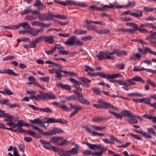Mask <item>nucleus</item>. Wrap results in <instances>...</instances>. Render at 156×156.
<instances>
[{"mask_svg": "<svg viewBox=\"0 0 156 156\" xmlns=\"http://www.w3.org/2000/svg\"><path fill=\"white\" fill-rule=\"evenodd\" d=\"M128 96H137L141 97L142 96V94L138 93H132L129 94Z\"/></svg>", "mask_w": 156, "mask_h": 156, "instance_id": "obj_56", "label": "nucleus"}, {"mask_svg": "<svg viewBox=\"0 0 156 156\" xmlns=\"http://www.w3.org/2000/svg\"><path fill=\"white\" fill-rule=\"evenodd\" d=\"M15 58V57L13 55H11L10 56H7L6 57L2 59L4 61H8L11 60Z\"/></svg>", "mask_w": 156, "mask_h": 156, "instance_id": "obj_62", "label": "nucleus"}, {"mask_svg": "<svg viewBox=\"0 0 156 156\" xmlns=\"http://www.w3.org/2000/svg\"><path fill=\"white\" fill-rule=\"evenodd\" d=\"M63 138V137L61 136H54L51 138V139L49 141L56 144L57 145V144L59 143L58 142V141L59 140H62Z\"/></svg>", "mask_w": 156, "mask_h": 156, "instance_id": "obj_12", "label": "nucleus"}, {"mask_svg": "<svg viewBox=\"0 0 156 156\" xmlns=\"http://www.w3.org/2000/svg\"><path fill=\"white\" fill-rule=\"evenodd\" d=\"M125 65L122 63L117 64L115 66L116 68H119V69H124Z\"/></svg>", "mask_w": 156, "mask_h": 156, "instance_id": "obj_39", "label": "nucleus"}, {"mask_svg": "<svg viewBox=\"0 0 156 156\" xmlns=\"http://www.w3.org/2000/svg\"><path fill=\"white\" fill-rule=\"evenodd\" d=\"M83 154L84 155H87L91 154L93 155V152L89 150H87L84 151L83 152Z\"/></svg>", "mask_w": 156, "mask_h": 156, "instance_id": "obj_52", "label": "nucleus"}, {"mask_svg": "<svg viewBox=\"0 0 156 156\" xmlns=\"http://www.w3.org/2000/svg\"><path fill=\"white\" fill-rule=\"evenodd\" d=\"M154 10V8H149L148 7H145L144 8V11L146 12H151Z\"/></svg>", "mask_w": 156, "mask_h": 156, "instance_id": "obj_61", "label": "nucleus"}, {"mask_svg": "<svg viewBox=\"0 0 156 156\" xmlns=\"http://www.w3.org/2000/svg\"><path fill=\"white\" fill-rule=\"evenodd\" d=\"M81 39L82 40H84L85 41L88 40H90L93 39V37L90 36H87L82 37Z\"/></svg>", "mask_w": 156, "mask_h": 156, "instance_id": "obj_57", "label": "nucleus"}, {"mask_svg": "<svg viewBox=\"0 0 156 156\" xmlns=\"http://www.w3.org/2000/svg\"><path fill=\"white\" fill-rule=\"evenodd\" d=\"M70 106L71 109H73L77 113L79 110L82 109V108L80 106H76V105H73L71 104H69Z\"/></svg>", "mask_w": 156, "mask_h": 156, "instance_id": "obj_15", "label": "nucleus"}, {"mask_svg": "<svg viewBox=\"0 0 156 156\" xmlns=\"http://www.w3.org/2000/svg\"><path fill=\"white\" fill-rule=\"evenodd\" d=\"M139 13H137L135 12H131L130 14L131 16L136 18L140 17L142 16V12L141 11H138Z\"/></svg>", "mask_w": 156, "mask_h": 156, "instance_id": "obj_29", "label": "nucleus"}, {"mask_svg": "<svg viewBox=\"0 0 156 156\" xmlns=\"http://www.w3.org/2000/svg\"><path fill=\"white\" fill-rule=\"evenodd\" d=\"M96 57L100 60L106 59H114V57L112 55H107L105 52L102 51H101L97 54L96 55Z\"/></svg>", "mask_w": 156, "mask_h": 156, "instance_id": "obj_2", "label": "nucleus"}, {"mask_svg": "<svg viewBox=\"0 0 156 156\" xmlns=\"http://www.w3.org/2000/svg\"><path fill=\"white\" fill-rule=\"evenodd\" d=\"M69 80L71 82L75 84L76 85H81V83L80 82L74 78H70L69 79Z\"/></svg>", "mask_w": 156, "mask_h": 156, "instance_id": "obj_44", "label": "nucleus"}, {"mask_svg": "<svg viewBox=\"0 0 156 156\" xmlns=\"http://www.w3.org/2000/svg\"><path fill=\"white\" fill-rule=\"evenodd\" d=\"M108 151L109 153L110 154L111 156H121V155L117 154L110 150H108Z\"/></svg>", "mask_w": 156, "mask_h": 156, "instance_id": "obj_64", "label": "nucleus"}, {"mask_svg": "<svg viewBox=\"0 0 156 156\" xmlns=\"http://www.w3.org/2000/svg\"><path fill=\"white\" fill-rule=\"evenodd\" d=\"M54 37L53 36H43L45 42H47L49 44H52L54 42Z\"/></svg>", "mask_w": 156, "mask_h": 156, "instance_id": "obj_13", "label": "nucleus"}, {"mask_svg": "<svg viewBox=\"0 0 156 156\" xmlns=\"http://www.w3.org/2000/svg\"><path fill=\"white\" fill-rule=\"evenodd\" d=\"M85 68L84 69V70L86 72H88L89 71L90 72H93L94 71V69L92 68L90 66L86 65L85 66Z\"/></svg>", "mask_w": 156, "mask_h": 156, "instance_id": "obj_45", "label": "nucleus"}, {"mask_svg": "<svg viewBox=\"0 0 156 156\" xmlns=\"http://www.w3.org/2000/svg\"><path fill=\"white\" fill-rule=\"evenodd\" d=\"M76 5H78L81 7H87L88 5L86 4L85 2H80L78 3H76Z\"/></svg>", "mask_w": 156, "mask_h": 156, "instance_id": "obj_60", "label": "nucleus"}, {"mask_svg": "<svg viewBox=\"0 0 156 156\" xmlns=\"http://www.w3.org/2000/svg\"><path fill=\"white\" fill-rule=\"evenodd\" d=\"M127 52L126 51L122 50L119 51V50H117V55L118 56H121L122 55H126Z\"/></svg>", "mask_w": 156, "mask_h": 156, "instance_id": "obj_38", "label": "nucleus"}, {"mask_svg": "<svg viewBox=\"0 0 156 156\" xmlns=\"http://www.w3.org/2000/svg\"><path fill=\"white\" fill-rule=\"evenodd\" d=\"M7 106L9 107L10 108H12L16 107H19V105L16 103L11 104L9 103L8 104H7Z\"/></svg>", "mask_w": 156, "mask_h": 156, "instance_id": "obj_58", "label": "nucleus"}, {"mask_svg": "<svg viewBox=\"0 0 156 156\" xmlns=\"http://www.w3.org/2000/svg\"><path fill=\"white\" fill-rule=\"evenodd\" d=\"M105 119V118L102 116H96L93 118L92 121L94 122H98Z\"/></svg>", "mask_w": 156, "mask_h": 156, "instance_id": "obj_18", "label": "nucleus"}, {"mask_svg": "<svg viewBox=\"0 0 156 156\" xmlns=\"http://www.w3.org/2000/svg\"><path fill=\"white\" fill-rule=\"evenodd\" d=\"M147 48H149L148 47H146L145 49H143L142 48H139L138 50L140 52L142 53L143 55H146L147 53V52H148V51L147 49Z\"/></svg>", "mask_w": 156, "mask_h": 156, "instance_id": "obj_48", "label": "nucleus"}, {"mask_svg": "<svg viewBox=\"0 0 156 156\" xmlns=\"http://www.w3.org/2000/svg\"><path fill=\"white\" fill-rule=\"evenodd\" d=\"M109 103H107L104 101L103 102V104H100V105L101 107H103L102 108L106 109L108 108Z\"/></svg>", "mask_w": 156, "mask_h": 156, "instance_id": "obj_47", "label": "nucleus"}, {"mask_svg": "<svg viewBox=\"0 0 156 156\" xmlns=\"http://www.w3.org/2000/svg\"><path fill=\"white\" fill-rule=\"evenodd\" d=\"M39 110L46 112H52V110L48 108H39Z\"/></svg>", "mask_w": 156, "mask_h": 156, "instance_id": "obj_42", "label": "nucleus"}, {"mask_svg": "<svg viewBox=\"0 0 156 156\" xmlns=\"http://www.w3.org/2000/svg\"><path fill=\"white\" fill-rule=\"evenodd\" d=\"M65 99L68 101H72L76 99V97L74 95H72L68 97H66Z\"/></svg>", "mask_w": 156, "mask_h": 156, "instance_id": "obj_50", "label": "nucleus"}, {"mask_svg": "<svg viewBox=\"0 0 156 156\" xmlns=\"http://www.w3.org/2000/svg\"><path fill=\"white\" fill-rule=\"evenodd\" d=\"M152 24L153 23H146L144 24H141L140 25V28H143L144 27H151L152 28Z\"/></svg>", "mask_w": 156, "mask_h": 156, "instance_id": "obj_34", "label": "nucleus"}, {"mask_svg": "<svg viewBox=\"0 0 156 156\" xmlns=\"http://www.w3.org/2000/svg\"><path fill=\"white\" fill-rule=\"evenodd\" d=\"M43 30L42 29L36 30L35 29L31 27L30 28V30H28V33L32 36H36L38 35L39 32Z\"/></svg>", "mask_w": 156, "mask_h": 156, "instance_id": "obj_9", "label": "nucleus"}, {"mask_svg": "<svg viewBox=\"0 0 156 156\" xmlns=\"http://www.w3.org/2000/svg\"><path fill=\"white\" fill-rule=\"evenodd\" d=\"M24 122L22 120L18 121L17 123L18 127H22L24 126Z\"/></svg>", "mask_w": 156, "mask_h": 156, "instance_id": "obj_63", "label": "nucleus"}, {"mask_svg": "<svg viewBox=\"0 0 156 156\" xmlns=\"http://www.w3.org/2000/svg\"><path fill=\"white\" fill-rule=\"evenodd\" d=\"M133 130L136 133H138L139 134H142V135L146 138L151 139L152 138V136L150 134H148L145 132H144L142 130L139 131L138 130L134 129Z\"/></svg>", "mask_w": 156, "mask_h": 156, "instance_id": "obj_11", "label": "nucleus"}, {"mask_svg": "<svg viewBox=\"0 0 156 156\" xmlns=\"http://www.w3.org/2000/svg\"><path fill=\"white\" fill-rule=\"evenodd\" d=\"M147 132L148 133V134H152L154 136H155L156 135V132L154 130L151 128H147Z\"/></svg>", "mask_w": 156, "mask_h": 156, "instance_id": "obj_41", "label": "nucleus"}, {"mask_svg": "<svg viewBox=\"0 0 156 156\" xmlns=\"http://www.w3.org/2000/svg\"><path fill=\"white\" fill-rule=\"evenodd\" d=\"M90 126L94 129L98 131H101L103 129H106V128L105 127H100L95 125H91Z\"/></svg>", "mask_w": 156, "mask_h": 156, "instance_id": "obj_25", "label": "nucleus"}, {"mask_svg": "<svg viewBox=\"0 0 156 156\" xmlns=\"http://www.w3.org/2000/svg\"><path fill=\"white\" fill-rule=\"evenodd\" d=\"M57 86L59 87L62 88H65L67 90H70L71 87L67 85L63 84L61 83H57L56 84Z\"/></svg>", "mask_w": 156, "mask_h": 156, "instance_id": "obj_16", "label": "nucleus"}, {"mask_svg": "<svg viewBox=\"0 0 156 156\" xmlns=\"http://www.w3.org/2000/svg\"><path fill=\"white\" fill-rule=\"evenodd\" d=\"M65 44L70 46H73L75 43L77 45L81 46L83 44V42L79 40L76 36L74 35L71 36L68 39V40L66 41Z\"/></svg>", "mask_w": 156, "mask_h": 156, "instance_id": "obj_1", "label": "nucleus"}, {"mask_svg": "<svg viewBox=\"0 0 156 156\" xmlns=\"http://www.w3.org/2000/svg\"><path fill=\"white\" fill-rule=\"evenodd\" d=\"M58 18L61 20H65L67 18L66 16L65 15H61L60 14L58 15L52 14V18Z\"/></svg>", "mask_w": 156, "mask_h": 156, "instance_id": "obj_28", "label": "nucleus"}, {"mask_svg": "<svg viewBox=\"0 0 156 156\" xmlns=\"http://www.w3.org/2000/svg\"><path fill=\"white\" fill-rule=\"evenodd\" d=\"M83 143L87 145L89 148L91 150H95V149H97L102 150H105V149L100 144H93L88 142H84Z\"/></svg>", "mask_w": 156, "mask_h": 156, "instance_id": "obj_7", "label": "nucleus"}, {"mask_svg": "<svg viewBox=\"0 0 156 156\" xmlns=\"http://www.w3.org/2000/svg\"><path fill=\"white\" fill-rule=\"evenodd\" d=\"M55 73V78L58 80H61V78L62 77V74L58 72L57 70L56 71Z\"/></svg>", "mask_w": 156, "mask_h": 156, "instance_id": "obj_46", "label": "nucleus"}, {"mask_svg": "<svg viewBox=\"0 0 156 156\" xmlns=\"http://www.w3.org/2000/svg\"><path fill=\"white\" fill-rule=\"evenodd\" d=\"M99 76L102 78H105L108 80L109 79V74H106L103 73H97V76Z\"/></svg>", "mask_w": 156, "mask_h": 156, "instance_id": "obj_31", "label": "nucleus"}, {"mask_svg": "<svg viewBox=\"0 0 156 156\" xmlns=\"http://www.w3.org/2000/svg\"><path fill=\"white\" fill-rule=\"evenodd\" d=\"M40 142L43 145V147L45 149L49 150H50V147L51 145L50 143L48 142L45 141L43 139H40L39 140Z\"/></svg>", "mask_w": 156, "mask_h": 156, "instance_id": "obj_10", "label": "nucleus"}, {"mask_svg": "<svg viewBox=\"0 0 156 156\" xmlns=\"http://www.w3.org/2000/svg\"><path fill=\"white\" fill-rule=\"evenodd\" d=\"M109 112L110 114L114 115L115 118L120 119L121 120L122 119V116L121 115V114L111 111H109Z\"/></svg>", "mask_w": 156, "mask_h": 156, "instance_id": "obj_22", "label": "nucleus"}, {"mask_svg": "<svg viewBox=\"0 0 156 156\" xmlns=\"http://www.w3.org/2000/svg\"><path fill=\"white\" fill-rule=\"evenodd\" d=\"M25 19L29 21H31L36 20V17H34L32 16L28 15L25 17Z\"/></svg>", "mask_w": 156, "mask_h": 156, "instance_id": "obj_51", "label": "nucleus"}, {"mask_svg": "<svg viewBox=\"0 0 156 156\" xmlns=\"http://www.w3.org/2000/svg\"><path fill=\"white\" fill-rule=\"evenodd\" d=\"M26 133H27L29 135L31 136L36 138H37L35 136V133L34 131L30 130H26Z\"/></svg>", "mask_w": 156, "mask_h": 156, "instance_id": "obj_53", "label": "nucleus"}, {"mask_svg": "<svg viewBox=\"0 0 156 156\" xmlns=\"http://www.w3.org/2000/svg\"><path fill=\"white\" fill-rule=\"evenodd\" d=\"M87 32L86 30L76 29L74 31V34L77 35H81L86 34Z\"/></svg>", "mask_w": 156, "mask_h": 156, "instance_id": "obj_26", "label": "nucleus"}, {"mask_svg": "<svg viewBox=\"0 0 156 156\" xmlns=\"http://www.w3.org/2000/svg\"><path fill=\"white\" fill-rule=\"evenodd\" d=\"M30 126L32 127L34 129L38 131L42 134L43 135V133H44V132L43 130L42 129H41L38 127L35 126L33 125H31Z\"/></svg>", "mask_w": 156, "mask_h": 156, "instance_id": "obj_40", "label": "nucleus"}, {"mask_svg": "<svg viewBox=\"0 0 156 156\" xmlns=\"http://www.w3.org/2000/svg\"><path fill=\"white\" fill-rule=\"evenodd\" d=\"M46 119V123H56V119L54 118L48 117Z\"/></svg>", "mask_w": 156, "mask_h": 156, "instance_id": "obj_32", "label": "nucleus"}, {"mask_svg": "<svg viewBox=\"0 0 156 156\" xmlns=\"http://www.w3.org/2000/svg\"><path fill=\"white\" fill-rule=\"evenodd\" d=\"M55 51L56 49L58 50H62L64 49L65 48L61 45L60 44H56L55 45L54 47V48Z\"/></svg>", "mask_w": 156, "mask_h": 156, "instance_id": "obj_37", "label": "nucleus"}, {"mask_svg": "<svg viewBox=\"0 0 156 156\" xmlns=\"http://www.w3.org/2000/svg\"><path fill=\"white\" fill-rule=\"evenodd\" d=\"M3 73H7L10 75H12L14 76H16L19 75L18 74L14 73V71L13 70L9 69L4 70Z\"/></svg>", "mask_w": 156, "mask_h": 156, "instance_id": "obj_17", "label": "nucleus"}, {"mask_svg": "<svg viewBox=\"0 0 156 156\" xmlns=\"http://www.w3.org/2000/svg\"><path fill=\"white\" fill-rule=\"evenodd\" d=\"M120 85H124L125 87H127L135 84V83L132 81L130 79L126 80L125 81L121 80Z\"/></svg>", "mask_w": 156, "mask_h": 156, "instance_id": "obj_8", "label": "nucleus"}, {"mask_svg": "<svg viewBox=\"0 0 156 156\" xmlns=\"http://www.w3.org/2000/svg\"><path fill=\"white\" fill-rule=\"evenodd\" d=\"M79 101L84 105H89L90 104V102L83 97L82 98L80 99Z\"/></svg>", "mask_w": 156, "mask_h": 156, "instance_id": "obj_33", "label": "nucleus"}, {"mask_svg": "<svg viewBox=\"0 0 156 156\" xmlns=\"http://www.w3.org/2000/svg\"><path fill=\"white\" fill-rule=\"evenodd\" d=\"M18 148L19 150L23 153L24 152V146L21 144H20L18 146Z\"/></svg>", "mask_w": 156, "mask_h": 156, "instance_id": "obj_59", "label": "nucleus"}, {"mask_svg": "<svg viewBox=\"0 0 156 156\" xmlns=\"http://www.w3.org/2000/svg\"><path fill=\"white\" fill-rule=\"evenodd\" d=\"M31 11V9L30 8V7L29 6L27 7L25 9L23 10V12L21 13V15H23L28 14Z\"/></svg>", "mask_w": 156, "mask_h": 156, "instance_id": "obj_35", "label": "nucleus"}, {"mask_svg": "<svg viewBox=\"0 0 156 156\" xmlns=\"http://www.w3.org/2000/svg\"><path fill=\"white\" fill-rule=\"evenodd\" d=\"M140 55H141L140 53H137L130 57L129 59L130 60H139L140 58Z\"/></svg>", "mask_w": 156, "mask_h": 156, "instance_id": "obj_20", "label": "nucleus"}, {"mask_svg": "<svg viewBox=\"0 0 156 156\" xmlns=\"http://www.w3.org/2000/svg\"><path fill=\"white\" fill-rule=\"evenodd\" d=\"M122 75L120 73H117L113 74H109V79H113L119 77H121Z\"/></svg>", "mask_w": 156, "mask_h": 156, "instance_id": "obj_30", "label": "nucleus"}, {"mask_svg": "<svg viewBox=\"0 0 156 156\" xmlns=\"http://www.w3.org/2000/svg\"><path fill=\"white\" fill-rule=\"evenodd\" d=\"M79 79L83 82V84L87 82L90 83L91 82L90 80H89L87 78L83 77H79Z\"/></svg>", "mask_w": 156, "mask_h": 156, "instance_id": "obj_43", "label": "nucleus"}, {"mask_svg": "<svg viewBox=\"0 0 156 156\" xmlns=\"http://www.w3.org/2000/svg\"><path fill=\"white\" fill-rule=\"evenodd\" d=\"M21 26L23 27L24 28L26 29H30L31 28V27L28 23L27 22L21 23Z\"/></svg>", "mask_w": 156, "mask_h": 156, "instance_id": "obj_36", "label": "nucleus"}, {"mask_svg": "<svg viewBox=\"0 0 156 156\" xmlns=\"http://www.w3.org/2000/svg\"><path fill=\"white\" fill-rule=\"evenodd\" d=\"M86 28L89 30L94 31L97 34L98 30L97 27L94 25H88Z\"/></svg>", "mask_w": 156, "mask_h": 156, "instance_id": "obj_21", "label": "nucleus"}, {"mask_svg": "<svg viewBox=\"0 0 156 156\" xmlns=\"http://www.w3.org/2000/svg\"><path fill=\"white\" fill-rule=\"evenodd\" d=\"M0 112H2V116L4 117L7 118H12V116L11 115L8 113H5L3 111L0 110Z\"/></svg>", "mask_w": 156, "mask_h": 156, "instance_id": "obj_49", "label": "nucleus"}, {"mask_svg": "<svg viewBox=\"0 0 156 156\" xmlns=\"http://www.w3.org/2000/svg\"><path fill=\"white\" fill-rule=\"evenodd\" d=\"M131 114H132V115L133 116H130V117H129V118L127 119V121L130 124H136L137 123V121L136 118L139 119H141V120H142V119L140 116L138 115H135L132 112L131 113Z\"/></svg>", "mask_w": 156, "mask_h": 156, "instance_id": "obj_6", "label": "nucleus"}, {"mask_svg": "<svg viewBox=\"0 0 156 156\" xmlns=\"http://www.w3.org/2000/svg\"><path fill=\"white\" fill-rule=\"evenodd\" d=\"M132 112L131 111L127 110H124L122 111L121 113V114L122 116V117L126 116L128 117H130V116H133V115H132Z\"/></svg>", "mask_w": 156, "mask_h": 156, "instance_id": "obj_14", "label": "nucleus"}, {"mask_svg": "<svg viewBox=\"0 0 156 156\" xmlns=\"http://www.w3.org/2000/svg\"><path fill=\"white\" fill-rule=\"evenodd\" d=\"M39 92L41 94V99H42L48 100L50 99L56 100L57 98V97L53 94H49L41 91H40Z\"/></svg>", "mask_w": 156, "mask_h": 156, "instance_id": "obj_5", "label": "nucleus"}, {"mask_svg": "<svg viewBox=\"0 0 156 156\" xmlns=\"http://www.w3.org/2000/svg\"><path fill=\"white\" fill-rule=\"evenodd\" d=\"M59 108H61L63 110L66 111H70L71 110L69 107H67L66 105H61Z\"/></svg>", "mask_w": 156, "mask_h": 156, "instance_id": "obj_55", "label": "nucleus"}, {"mask_svg": "<svg viewBox=\"0 0 156 156\" xmlns=\"http://www.w3.org/2000/svg\"><path fill=\"white\" fill-rule=\"evenodd\" d=\"M110 33V31L108 29H102L98 30V34H109Z\"/></svg>", "mask_w": 156, "mask_h": 156, "instance_id": "obj_23", "label": "nucleus"}, {"mask_svg": "<svg viewBox=\"0 0 156 156\" xmlns=\"http://www.w3.org/2000/svg\"><path fill=\"white\" fill-rule=\"evenodd\" d=\"M110 139L112 140H110L108 138L102 139V140L105 144H114V141H115L118 143L121 144L122 141L121 140L118 139L116 137H115L112 135H110L109 136Z\"/></svg>", "mask_w": 156, "mask_h": 156, "instance_id": "obj_3", "label": "nucleus"}, {"mask_svg": "<svg viewBox=\"0 0 156 156\" xmlns=\"http://www.w3.org/2000/svg\"><path fill=\"white\" fill-rule=\"evenodd\" d=\"M39 20L41 21H48L52 19V14L48 12L47 13H42L38 14L37 16Z\"/></svg>", "mask_w": 156, "mask_h": 156, "instance_id": "obj_4", "label": "nucleus"}, {"mask_svg": "<svg viewBox=\"0 0 156 156\" xmlns=\"http://www.w3.org/2000/svg\"><path fill=\"white\" fill-rule=\"evenodd\" d=\"M29 120L31 123H34V124H41L43 123L42 120L38 118L35 119L34 120L29 119Z\"/></svg>", "mask_w": 156, "mask_h": 156, "instance_id": "obj_24", "label": "nucleus"}, {"mask_svg": "<svg viewBox=\"0 0 156 156\" xmlns=\"http://www.w3.org/2000/svg\"><path fill=\"white\" fill-rule=\"evenodd\" d=\"M70 143V141L68 140L64 139L62 140L59 142V143L57 144V145L58 146H67Z\"/></svg>", "mask_w": 156, "mask_h": 156, "instance_id": "obj_19", "label": "nucleus"}, {"mask_svg": "<svg viewBox=\"0 0 156 156\" xmlns=\"http://www.w3.org/2000/svg\"><path fill=\"white\" fill-rule=\"evenodd\" d=\"M70 154H77L78 153V151L77 149L76 148H73L70 150H69Z\"/></svg>", "mask_w": 156, "mask_h": 156, "instance_id": "obj_54", "label": "nucleus"}, {"mask_svg": "<svg viewBox=\"0 0 156 156\" xmlns=\"http://www.w3.org/2000/svg\"><path fill=\"white\" fill-rule=\"evenodd\" d=\"M132 81H135L137 82H140L142 83L144 82V81L142 79V78L140 76H136L132 79H131Z\"/></svg>", "mask_w": 156, "mask_h": 156, "instance_id": "obj_27", "label": "nucleus"}]
</instances>
